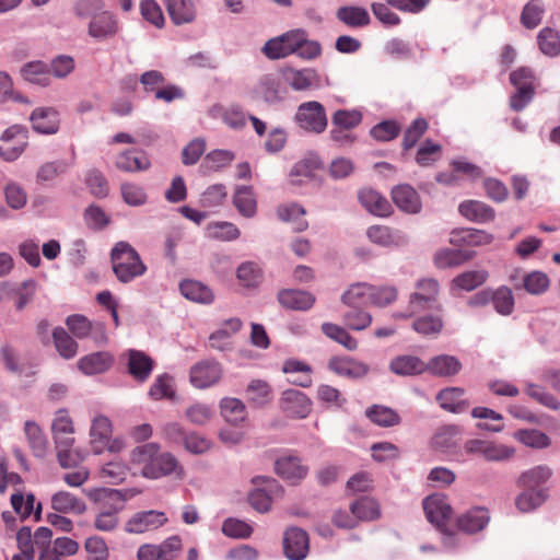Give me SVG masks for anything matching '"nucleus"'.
Here are the masks:
<instances>
[{"instance_id": "58", "label": "nucleus", "mask_w": 560, "mask_h": 560, "mask_svg": "<svg viewBox=\"0 0 560 560\" xmlns=\"http://www.w3.org/2000/svg\"><path fill=\"white\" fill-rule=\"evenodd\" d=\"M343 323L352 330H363L371 325L372 316L366 311L360 308V306L350 307V310L343 314Z\"/></svg>"}, {"instance_id": "49", "label": "nucleus", "mask_w": 560, "mask_h": 560, "mask_svg": "<svg viewBox=\"0 0 560 560\" xmlns=\"http://www.w3.org/2000/svg\"><path fill=\"white\" fill-rule=\"evenodd\" d=\"M471 257V254L467 250L445 248L435 254L434 261L439 268H450L459 266Z\"/></svg>"}, {"instance_id": "36", "label": "nucleus", "mask_w": 560, "mask_h": 560, "mask_svg": "<svg viewBox=\"0 0 560 560\" xmlns=\"http://www.w3.org/2000/svg\"><path fill=\"white\" fill-rule=\"evenodd\" d=\"M284 79L295 91H305L318 84V77L313 69H288L284 71Z\"/></svg>"}, {"instance_id": "34", "label": "nucleus", "mask_w": 560, "mask_h": 560, "mask_svg": "<svg viewBox=\"0 0 560 560\" xmlns=\"http://www.w3.org/2000/svg\"><path fill=\"white\" fill-rule=\"evenodd\" d=\"M336 16L340 22L353 28L366 26L371 22L368 10L357 5L340 7Z\"/></svg>"}, {"instance_id": "28", "label": "nucleus", "mask_w": 560, "mask_h": 560, "mask_svg": "<svg viewBox=\"0 0 560 560\" xmlns=\"http://www.w3.org/2000/svg\"><path fill=\"white\" fill-rule=\"evenodd\" d=\"M112 422L107 417L98 415L92 419L90 436L92 450L95 454L104 452V443L112 436Z\"/></svg>"}, {"instance_id": "11", "label": "nucleus", "mask_w": 560, "mask_h": 560, "mask_svg": "<svg viewBox=\"0 0 560 560\" xmlns=\"http://www.w3.org/2000/svg\"><path fill=\"white\" fill-rule=\"evenodd\" d=\"M310 549L307 533L300 527H290L283 535V551L289 560H303Z\"/></svg>"}, {"instance_id": "19", "label": "nucleus", "mask_w": 560, "mask_h": 560, "mask_svg": "<svg viewBox=\"0 0 560 560\" xmlns=\"http://www.w3.org/2000/svg\"><path fill=\"white\" fill-rule=\"evenodd\" d=\"M115 166L125 173H137L149 170L151 162L145 152L128 149L116 156Z\"/></svg>"}, {"instance_id": "6", "label": "nucleus", "mask_w": 560, "mask_h": 560, "mask_svg": "<svg viewBox=\"0 0 560 560\" xmlns=\"http://www.w3.org/2000/svg\"><path fill=\"white\" fill-rule=\"evenodd\" d=\"M467 454L480 455L488 462H506L515 454L511 446L499 444L492 441L472 439L464 444Z\"/></svg>"}, {"instance_id": "14", "label": "nucleus", "mask_w": 560, "mask_h": 560, "mask_svg": "<svg viewBox=\"0 0 560 560\" xmlns=\"http://www.w3.org/2000/svg\"><path fill=\"white\" fill-rule=\"evenodd\" d=\"M463 369L459 359L451 354H438L425 362V372L435 377L451 378Z\"/></svg>"}, {"instance_id": "21", "label": "nucleus", "mask_w": 560, "mask_h": 560, "mask_svg": "<svg viewBox=\"0 0 560 560\" xmlns=\"http://www.w3.org/2000/svg\"><path fill=\"white\" fill-rule=\"evenodd\" d=\"M124 355L127 357L128 372L130 375L139 381H147L153 370V360L144 352L139 350H128Z\"/></svg>"}, {"instance_id": "2", "label": "nucleus", "mask_w": 560, "mask_h": 560, "mask_svg": "<svg viewBox=\"0 0 560 560\" xmlns=\"http://www.w3.org/2000/svg\"><path fill=\"white\" fill-rule=\"evenodd\" d=\"M110 260L115 276L122 283L132 281L147 270L137 250L124 241L115 244L110 253Z\"/></svg>"}, {"instance_id": "16", "label": "nucleus", "mask_w": 560, "mask_h": 560, "mask_svg": "<svg viewBox=\"0 0 560 560\" xmlns=\"http://www.w3.org/2000/svg\"><path fill=\"white\" fill-rule=\"evenodd\" d=\"M282 487L275 479H266L264 488H257L248 494V502L259 513L270 510L272 498L280 497Z\"/></svg>"}, {"instance_id": "8", "label": "nucleus", "mask_w": 560, "mask_h": 560, "mask_svg": "<svg viewBox=\"0 0 560 560\" xmlns=\"http://www.w3.org/2000/svg\"><path fill=\"white\" fill-rule=\"evenodd\" d=\"M166 522L167 517L164 512L156 510L140 511L127 520L124 529L128 534H144L162 527Z\"/></svg>"}, {"instance_id": "5", "label": "nucleus", "mask_w": 560, "mask_h": 560, "mask_svg": "<svg viewBox=\"0 0 560 560\" xmlns=\"http://www.w3.org/2000/svg\"><path fill=\"white\" fill-rule=\"evenodd\" d=\"M294 119L300 128L316 135L323 133L328 124L324 106L316 101L302 103Z\"/></svg>"}, {"instance_id": "62", "label": "nucleus", "mask_w": 560, "mask_h": 560, "mask_svg": "<svg viewBox=\"0 0 560 560\" xmlns=\"http://www.w3.org/2000/svg\"><path fill=\"white\" fill-rule=\"evenodd\" d=\"M149 396L154 400L172 399L174 396L173 378L167 374L158 376L150 387Z\"/></svg>"}, {"instance_id": "25", "label": "nucleus", "mask_w": 560, "mask_h": 560, "mask_svg": "<svg viewBox=\"0 0 560 560\" xmlns=\"http://www.w3.org/2000/svg\"><path fill=\"white\" fill-rule=\"evenodd\" d=\"M255 94L268 104H276L283 100L284 90L277 77L266 74L259 79L255 88Z\"/></svg>"}, {"instance_id": "56", "label": "nucleus", "mask_w": 560, "mask_h": 560, "mask_svg": "<svg viewBox=\"0 0 560 560\" xmlns=\"http://www.w3.org/2000/svg\"><path fill=\"white\" fill-rule=\"evenodd\" d=\"M70 165L66 160H56L42 164L37 171L36 178L39 183L50 182L67 173Z\"/></svg>"}, {"instance_id": "7", "label": "nucleus", "mask_w": 560, "mask_h": 560, "mask_svg": "<svg viewBox=\"0 0 560 560\" xmlns=\"http://www.w3.org/2000/svg\"><path fill=\"white\" fill-rule=\"evenodd\" d=\"M303 30H293L271 38L265 44L262 51L269 59H280L295 54L303 40Z\"/></svg>"}, {"instance_id": "59", "label": "nucleus", "mask_w": 560, "mask_h": 560, "mask_svg": "<svg viewBox=\"0 0 560 560\" xmlns=\"http://www.w3.org/2000/svg\"><path fill=\"white\" fill-rule=\"evenodd\" d=\"M362 121V114L357 109H338L331 117V125L341 129L351 130Z\"/></svg>"}, {"instance_id": "63", "label": "nucleus", "mask_w": 560, "mask_h": 560, "mask_svg": "<svg viewBox=\"0 0 560 560\" xmlns=\"http://www.w3.org/2000/svg\"><path fill=\"white\" fill-rule=\"evenodd\" d=\"M124 201L131 207H139L147 202V194L143 187L133 183H124L120 186Z\"/></svg>"}, {"instance_id": "9", "label": "nucleus", "mask_w": 560, "mask_h": 560, "mask_svg": "<svg viewBox=\"0 0 560 560\" xmlns=\"http://www.w3.org/2000/svg\"><path fill=\"white\" fill-rule=\"evenodd\" d=\"M221 364L212 359L202 360L190 368V383L194 387L203 389L215 385L222 377Z\"/></svg>"}, {"instance_id": "10", "label": "nucleus", "mask_w": 560, "mask_h": 560, "mask_svg": "<svg viewBox=\"0 0 560 560\" xmlns=\"http://www.w3.org/2000/svg\"><path fill=\"white\" fill-rule=\"evenodd\" d=\"M141 474L145 478L158 479L163 476L175 474L182 478L184 476L183 467L171 453H158L152 464L141 468Z\"/></svg>"}, {"instance_id": "27", "label": "nucleus", "mask_w": 560, "mask_h": 560, "mask_svg": "<svg viewBox=\"0 0 560 560\" xmlns=\"http://www.w3.org/2000/svg\"><path fill=\"white\" fill-rule=\"evenodd\" d=\"M490 516L485 508H475L462 514L457 521V528L464 533L474 534L482 530L489 523Z\"/></svg>"}, {"instance_id": "54", "label": "nucleus", "mask_w": 560, "mask_h": 560, "mask_svg": "<svg viewBox=\"0 0 560 560\" xmlns=\"http://www.w3.org/2000/svg\"><path fill=\"white\" fill-rule=\"evenodd\" d=\"M539 49L547 56L555 57L560 52V37L558 32L550 28H542L537 36Z\"/></svg>"}, {"instance_id": "29", "label": "nucleus", "mask_w": 560, "mask_h": 560, "mask_svg": "<svg viewBox=\"0 0 560 560\" xmlns=\"http://www.w3.org/2000/svg\"><path fill=\"white\" fill-rule=\"evenodd\" d=\"M389 370L399 376H415L425 372V362L416 355H398L390 360Z\"/></svg>"}, {"instance_id": "30", "label": "nucleus", "mask_w": 560, "mask_h": 560, "mask_svg": "<svg viewBox=\"0 0 560 560\" xmlns=\"http://www.w3.org/2000/svg\"><path fill=\"white\" fill-rule=\"evenodd\" d=\"M21 75L25 81L39 86H48L51 81L48 63L40 60L25 63L21 68Z\"/></svg>"}, {"instance_id": "51", "label": "nucleus", "mask_w": 560, "mask_h": 560, "mask_svg": "<svg viewBox=\"0 0 560 560\" xmlns=\"http://www.w3.org/2000/svg\"><path fill=\"white\" fill-rule=\"evenodd\" d=\"M351 514L360 521H373L380 516V508L376 501L370 498H361L350 505Z\"/></svg>"}, {"instance_id": "4", "label": "nucleus", "mask_w": 560, "mask_h": 560, "mask_svg": "<svg viewBox=\"0 0 560 560\" xmlns=\"http://www.w3.org/2000/svg\"><path fill=\"white\" fill-rule=\"evenodd\" d=\"M417 291L409 298L410 307L413 313H421L424 311H433L436 313L442 312V305L438 300L440 287L434 279H422L416 284Z\"/></svg>"}, {"instance_id": "26", "label": "nucleus", "mask_w": 560, "mask_h": 560, "mask_svg": "<svg viewBox=\"0 0 560 560\" xmlns=\"http://www.w3.org/2000/svg\"><path fill=\"white\" fill-rule=\"evenodd\" d=\"M279 303L289 310L307 311L315 303V296L306 291L284 289L278 293Z\"/></svg>"}, {"instance_id": "23", "label": "nucleus", "mask_w": 560, "mask_h": 560, "mask_svg": "<svg viewBox=\"0 0 560 560\" xmlns=\"http://www.w3.org/2000/svg\"><path fill=\"white\" fill-rule=\"evenodd\" d=\"M114 363L113 355L107 351L86 354L78 361L79 370L85 375H95L106 372Z\"/></svg>"}, {"instance_id": "1", "label": "nucleus", "mask_w": 560, "mask_h": 560, "mask_svg": "<svg viewBox=\"0 0 560 560\" xmlns=\"http://www.w3.org/2000/svg\"><path fill=\"white\" fill-rule=\"evenodd\" d=\"M88 497L100 504V511L94 518V527L100 532H113L119 524L118 513L122 510V505H117L125 501V497L116 489H91Z\"/></svg>"}, {"instance_id": "40", "label": "nucleus", "mask_w": 560, "mask_h": 560, "mask_svg": "<svg viewBox=\"0 0 560 560\" xmlns=\"http://www.w3.org/2000/svg\"><path fill=\"white\" fill-rule=\"evenodd\" d=\"M233 203L237 211L245 218H253L257 211V201L254 190L249 186L236 188Z\"/></svg>"}, {"instance_id": "41", "label": "nucleus", "mask_w": 560, "mask_h": 560, "mask_svg": "<svg viewBox=\"0 0 560 560\" xmlns=\"http://www.w3.org/2000/svg\"><path fill=\"white\" fill-rule=\"evenodd\" d=\"M305 209L296 202L280 205L277 208L278 218L281 221L293 223L295 231H304L307 229L308 223L303 219Z\"/></svg>"}, {"instance_id": "55", "label": "nucleus", "mask_w": 560, "mask_h": 560, "mask_svg": "<svg viewBox=\"0 0 560 560\" xmlns=\"http://www.w3.org/2000/svg\"><path fill=\"white\" fill-rule=\"evenodd\" d=\"M412 328L423 336H436L443 328V320L438 314L419 316L412 323Z\"/></svg>"}, {"instance_id": "52", "label": "nucleus", "mask_w": 560, "mask_h": 560, "mask_svg": "<svg viewBox=\"0 0 560 560\" xmlns=\"http://www.w3.org/2000/svg\"><path fill=\"white\" fill-rule=\"evenodd\" d=\"M488 279V272L482 269L469 270L453 279V285L464 291H471L483 284Z\"/></svg>"}, {"instance_id": "45", "label": "nucleus", "mask_w": 560, "mask_h": 560, "mask_svg": "<svg viewBox=\"0 0 560 560\" xmlns=\"http://www.w3.org/2000/svg\"><path fill=\"white\" fill-rule=\"evenodd\" d=\"M52 339L56 350L63 359H72L78 353L79 346L77 341L62 327H56L52 330Z\"/></svg>"}, {"instance_id": "43", "label": "nucleus", "mask_w": 560, "mask_h": 560, "mask_svg": "<svg viewBox=\"0 0 560 560\" xmlns=\"http://www.w3.org/2000/svg\"><path fill=\"white\" fill-rule=\"evenodd\" d=\"M272 398L269 384L261 380H253L246 388V399L255 407H262Z\"/></svg>"}, {"instance_id": "15", "label": "nucleus", "mask_w": 560, "mask_h": 560, "mask_svg": "<svg viewBox=\"0 0 560 560\" xmlns=\"http://www.w3.org/2000/svg\"><path fill=\"white\" fill-rule=\"evenodd\" d=\"M328 369L339 376L352 380L364 377L370 371L366 363L351 357H332L328 361Z\"/></svg>"}, {"instance_id": "60", "label": "nucleus", "mask_w": 560, "mask_h": 560, "mask_svg": "<svg viewBox=\"0 0 560 560\" xmlns=\"http://www.w3.org/2000/svg\"><path fill=\"white\" fill-rule=\"evenodd\" d=\"M84 221L89 229L100 231L109 224L110 218L101 207L91 205L84 211Z\"/></svg>"}, {"instance_id": "48", "label": "nucleus", "mask_w": 560, "mask_h": 560, "mask_svg": "<svg viewBox=\"0 0 560 560\" xmlns=\"http://www.w3.org/2000/svg\"><path fill=\"white\" fill-rule=\"evenodd\" d=\"M491 303L497 313L503 316L512 314L514 311V295L512 290L506 285H501L495 290H491Z\"/></svg>"}, {"instance_id": "24", "label": "nucleus", "mask_w": 560, "mask_h": 560, "mask_svg": "<svg viewBox=\"0 0 560 560\" xmlns=\"http://www.w3.org/2000/svg\"><path fill=\"white\" fill-rule=\"evenodd\" d=\"M458 211L464 218L476 223H489L495 218L494 209L479 200L463 201Z\"/></svg>"}, {"instance_id": "35", "label": "nucleus", "mask_w": 560, "mask_h": 560, "mask_svg": "<svg viewBox=\"0 0 560 560\" xmlns=\"http://www.w3.org/2000/svg\"><path fill=\"white\" fill-rule=\"evenodd\" d=\"M547 498V488H539L537 490L523 489V491L515 498V505L520 512L528 513L542 505Z\"/></svg>"}, {"instance_id": "57", "label": "nucleus", "mask_w": 560, "mask_h": 560, "mask_svg": "<svg viewBox=\"0 0 560 560\" xmlns=\"http://www.w3.org/2000/svg\"><path fill=\"white\" fill-rule=\"evenodd\" d=\"M550 285V280L545 272L532 271L523 279V288L532 295L545 293Z\"/></svg>"}, {"instance_id": "44", "label": "nucleus", "mask_w": 560, "mask_h": 560, "mask_svg": "<svg viewBox=\"0 0 560 560\" xmlns=\"http://www.w3.org/2000/svg\"><path fill=\"white\" fill-rule=\"evenodd\" d=\"M220 408L223 418L229 423L236 425L246 419V407L244 402L237 398H223L220 402Z\"/></svg>"}, {"instance_id": "46", "label": "nucleus", "mask_w": 560, "mask_h": 560, "mask_svg": "<svg viewBox=\"0 0 560 560\" xmlns=\"http://www.w3.org/2000/svg\"><path fill=\"white\" fill-rule=\"evenodd\" d=\"M24 431L33 454L36 457H44L47 451V440L42 429L35 422L26 421Z\"/></svg>"}, {"instance_id": "50", "label": "nucleus", "mask_w": 560, "mask_h": 560, "mask_svg": "<svg viewBox=\"0 0 560 560\" xmlns=\"http://www.w3.org/2000/svg\"><path fill=\"white\" fill-rule=\"evenodd\" d=\"M320 328L326 337L340 343L347 350L353 351L358 348V341L343 327L332 323H324Z\"/></svg>"}, {"instance_id": "33", "label": "nucleus", "mask_w": 560, "mask_h": 560, "mask_svg": "<svg viewBox=\"0 0 560 560\" xmlns=\"http://www.w3.org/2000/svg\"><path fill=\"white\" fill-rule=\"evenodd\" d=\"M172 21L177 24L190 23L196 18V9L191 0H164Z\"/></svg>"}, {"instance_id": "12", "label": "nucleus", "mask_w": 560, "mask_h": 560, "mask_svg": "<svg viewBox=\"0 0 560 560\" xmlns=\"http://www.w3.org/2000/svg\"><path fill=\"white\" fill-rule=\"evenodd\" d=\"M118 22L109 11H102L94 15L88 26V34L95 40L102 42L114 37L118 33Z\"/></svg>"}, {"instance_id": "13", "label": "nucleus", "mask_w": 560, "mask_h": 560, "mask_svg": "<svg viewBox=\"0 0 560 560\" xmlns=\"http://www.w3.org/2000/svg\"><path fill=\"white\" fill-rule=\"evenodd\" d=\"M33 129L42 135H55L60 127L59 112L54 107H37L30 117Z\"/></svg>"}, {"instance_id": "37", "label": "nucleus", "mask_w": 560, "mask_h": 560, "mask_svg": "<svg viewBox=\"0 0 560 560\" xmlns=\"http://www.w3.org/2000/svg\"><path fill=\"white\" fill-rule=\"evenodd\" d=\"M551 477V470L547 466H536L526 471H523L518 479L517 486L523 489L537 490L546 488L545 483Z\"/></svg>"}, {"instance_id": "32", "label": "nucleus", "mask_w": 560, "mask_h": 560, "mask_svg": "<svg viewBox=\"0 0 560 560\" xmlns=\"http://www.w3.org/2000/svg\"><path fill=\"white\" fill-rule=\"evenodd\" d=\"M180 293L192 302L210 304L214 300L212 290L206 284L195 280H184L179 283Z\"/></svg>"}, {"instance_id": "31", "label": "nucleus", "mask_w": 560, "mask_h": 560, "mask_svg": "<svg viewBox=\"0 0 560 560\" xmlns=\"http://www.w3.org/2000/svg\"><path fill=\"white\" fill-rule=\"evenodd\" d=\"M51 508L59 513L83 514L85 503L68 491H58L51 497Z\"/></svg>"}, {"instance_id": "18", "label": "nucleus", "mask_w": 560, "mask_h": 560, "mask_svg": "<svg viewBox=\"0 0 560 560\" xmlns=\"http://www.w3.org/2000/svg\"><path fill=\"white\" fill-rule=\"evenodd\" d=\"M281 409L292 418H305L311 411V400L298 389H287L280 400Z\"/></svg>"}, {"instance_id": "38", "label": "nucleus", "mask_w": 560, "mask_h": 560, "mask_svg": "<svg viewBox=\"0 0 560 560\" xmlns=\"http://www.w3.org/2000/svg\"><path fill=\"white\" fill-rule=\"evenodd\" d=\"M359 200L369 212L375 215L385 217L390 212V205L387 199L373 189L361 190Z\"/></svg>"}, {"instance_id": "3", "label": "nucleus", "mask_w": 560, "mask_h": 560, "mask_svg": "<svg viewBox=\"0 0 560 560\" xmlns=\"http://www.w3.org/2000/svg\"><path fill=\"white\" fill-rule=\"evenodd\" d=\"M423 510L427 520L445 536L444 544L450 545L448 540L453 536L450 527L452 508L447 499L441 494L429 495L423 500Z\"/></svg>"}, {"instance_id": "22", "label": "nucleus", "mask_w": 560, "mask_h": 560, "mask_svg": "<svg viewBox=\"0 0 560 560\" xmlns=\"http://www.w3.org/2000/svg\"><path fill=\"white\" fill-rule=\"evenodd\" d=\"M394 203L404 212L418 213L421 210L419 194L410 185H398L392 189Z\"/></svg>"}, {"instance_id": "39", "label": "nucleus", "mask_w": 560, "mask_h": 560, "mask_svg": "<svg viewBox=\"0 0 560 560\" xmlns=\"http://www.w3.org/2000/svg\"><path fill=\"white\" fill-rule=\"evenodd\" d=\"M464 393V389L460 387L444 388L436 395V400L442 409L453 413H459L464 411L467 406L462 399Z\"/></svg>"}, {"instance_id": "20", "label": "nucleus", "mask_w": 560, "mask_h": 560, "mask_svg": "<svg viewBox=\"0 0 560 560\" xmlns=\"http://www.w3.org/2000/svg\"><path fill=\"white\" fill-rule=\"evenodd\" d=\"M366 235L371 242L385 247L404 246L409 242L407 234L402 231L384 225L369 228Z\"/></svg>"}, {"instance_id": "42", "label": "nucleus", "mask_w": 560, "mask_h": 560, "mask_svg": "<svg viewBox=\"0 0 560 560\" xmlns=\"http://www.w3.org/2000/svg\"><path fill=\"white\" fill-rule=\"evenodd\" d=\"M372 285L366 282L351 284L341 295V302L349 307L365 305L370 302Z\"/></svg>"}, {"instance_id": "53", "label": "nucleus", "mask_w": 560, "mask_h": 560, "mask_svg": "<svg viewBox=\"0 0 560 560\" xmlns=\"http://www.w3.org/2000/svg\"><path fill=\"white\" fill-rule=\"evenodd\" d=\"M545 12L544 5L538 0L528 1L521 12V23L524 27L533 30L537 27Z\"/></svg>"}, {"instance_id": "17", "label": "nucleus", "mask_w": 560, "mask_h": 560, "mask_svg": "<svg viewBox=\"0 0 560 560\" xmlns=\"http://www.w3.org/2000/svg\"><path fill=\"white\" fill-rule=\"evenodd\" d=\"M276 472L292 485L299 483L308 474V467L293 455L278 458L275 463Z\"/></svg>"}, {"instance_id": "61", "label": "nucleus", "mask_w": 560, "mask_h": 560, "mask_svg": "<svg viewBox=\"0 0 560 560\" xmlns=\"http://www.w3.org/2000/svg\"><path fill=\"white\" fill-rule=\"evenodd\" d=\"M208 236L221 241H233L240 236V230L230 222H215L207 226Z\"/></svg>"}, {"instance_id": "64", "label": "nucleus", "mask_w": 560, "mask_h": 560, "mask_svg": "<svg viewBox=\"0 0 560 560\" xmlns=\"http://www.w3.org/2000/svg\"><path fill=\"white\" fill-rule=\"evenodd\" d=\"M397 300V289L393 285H372L370 294V303L377 306L384 307Z\"/></svg>"}, {"instance_id": "47", "label": "nucleus", "mask_w": 560, "mask_h": 560, "mask_svg": "<svg viewBox=\"0 0 560 560\" xmlns=\"http://www.w3.org/2000/svg\"><path fill=\"white\" fill-rule=\"evenodd\" d=\"M365 415L380 427H394L400 422V417L394 409L381 405L368 408Z\"/></svg>"}]
</instances>
